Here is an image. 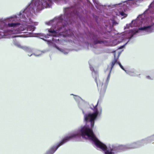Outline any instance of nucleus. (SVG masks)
Wrapping results in <instances>:
<instances>
[{
    "mask_svg": "<svg viewBox=\"0 0 154 154\" xmlns=\"http://www.w3.org/2000/svg\"><path fill=\"white\" fill-rule=\"evenodd\" d=\"M130 27L134 28L125 32V37L128 39V40L124 45L119 47L118 49L123 48L137 33H143L142 34L143 35L154 32V1L143 14L139 15L137 19L132 20L131 23L127 24L124 29H129Z\"/></svg>",
    "mask_w": 154,
    "mask_h": 154,
    "instance_id": "nucleus-1",
    "label": "nucleus"
},
{
    "mask_svg": "<svg viewBox=\"0 0 154 154\" xmlns=\"http://www.w3.org/2000/svg\"><path fill=\"white\" fill-rule=\"evenodd\" d=\"M59 1H63L66 3V0H32L30 4L23 11H21L19 14L14 16L18 18L19 21L22 25L23 31L27 30L33 31L35 29L34 26L38 24L37 22L32 20L31 13L38 12L45 8H50L53 4V1L58 3Z\"/></svg>",
    "mask_w": 154,
    "mask_h": 154,
    "instance_id": "nucleus-2",
    "label": "nucleus"
},
{
    "mask_svg": "<svg viewBox=\"0 0 154 154\" xmlns=\"http://www.w3.org/2000/svg\"><path fill=\"white\" fill-rule=\"evenodd\" d=\"M83 131L88 130L89 134H83V136L88 138L92 143L94 144L98 148L103 151L109 150V152L116 154L118 152L124 151L126 149H134L139 147L147 144L154 140V134L140 140L134 142L131 144L126 145H121L117 146L116 145L109 144L107 147L105 145L100 142L96 137L93 132L89 128L84 127L82 129Z\"/></svg>",
    "mask_w": 154,
    "mask_h": 154,
    "instance_id": "nucleus-3",
    "label": "nucleus"
},
{
    "mask_svg": "<svg viewBox=\"0 0 154 154\" xmlns=\"http://www.w3.org/2000/svg\"><path fill=\"white\" fill-rule=\"evenodd\" d=\"M64 14H62L63 16V22L62 24H60L57 25L56 29H59V32L57 33L56 35L57 37H59V42L58 40H54V43L56 46L59 47L61 50H60L56 48L57 50L65 54H67L69 52V51L67 49L62 48L61 45H65V43L66 41L65 40H61L60 38L61 37L66 38L68 39V41H72L75 42L73 39L75 37L73 35L72 30L70 29L66 30V27L68 24L72 23L73 19L75 17L77 18L78 16V13L74 8H67L64 9Z\"/></svg>",
    "mask_w": 154,
    "mask_h": 154,
    "instance_id": "nucleus-4",
    "label": "nucleus"
},
{
    "mask_svg": "<svg viewBox=\"0 0 154 154\" xmlns=\"http://www.w3.org/2000/svg\"><path fill=\"white\" fill-rule=\"evenodd\" d=\"M116 51H117L114 52V59L112 61L111 66H108L107 70L105 71V72L108 74L106 79L104 80H100L98 77L97 72L94 70L93 68L91 66H90V69L92 71V75L97 83L98 90H100V94L101 95H104L105 93L107 86L109 81L110 74L112 69L115 64H118L120 68L124 70L127 74L129 75L132 76H136L137 75L136 74L133 70H125L121 63L119 62H118L119 57L121 52H118V55L117 57H116Z\"/></svg>",
    "mask_w": 154,
    "mask_h": 154,
    "instance_id": "nucleus-5",
    "label": "nucleus"
},
{
    "mask_svg": "<svg viewBox=\"0 0 154 154\" xmlns=\"http://www.w3.org/2000/svg\"><path fill=\"white\" fill-rule=\"evenodd\" d=\"M63 21L62 15L55 17L53 20L45 22L46 25L51 26L50 28L45 30L47 33L46 35L43 33H36L34 36L38 37L43 39L48 42V45L53 46L62 51L56 46L54 43V40H57L58 42L59 40V37H56V35H57V33L59 32V29H56L57 25L62 24Z\"/></svg>",
    "mask_w": 154,
    "mask_h": 154,
    "instance_id": "nucleus-6",
    "label": "nucleus"
},
{
    "mask_svg": "<svg viewBox=\"0 0 154 154\" xmlns=\"http://www.w3.org/2000/svg\"><path fill=\"white\" fill-rule=\"evenodd\" d=\"M18 18L14 15L5 19V24L2 28L4 32L0 31V38L6 35L21 33L23 28Z\"/></svg>",
    "mask_w": 154,
    "mask_h": 154,
    "instance_id": "nucleus-7",
    "label": "nucleus"
},
{
    "mask_svg": "<svg viewBox=\"0 0 154 154\" xmlns=\"http://www.w3.org/2000/svg\"><path fill=\"white\" fill-rule=\"evenodd\" d=\"M143 0H128L127 1H125L121 3L115 4L110 5H101V4L99 3L97 0H93V2L94 4L96 7L99 9V6H102L103 7V6L108 7L110 10L111 8H115L118 10H121L124 11L126 10L128 7L131 6L132 5H135L137 3H139L141 2Z\"/></svg>",
    "mask_w": 154,
    "mask_h": 154,
    "instance_id": "nucleus-8",
    "label": "nucleus"
},
{
    "mask_svg": "<svg viewBox=\"0 0 154 154\" xmlns=\"http://www.w3.org/2000/svg\"><path fill=\"white\" fill-rule=\"evenodd\" d=\"M117 16H120L123 17H127V14L123 11H119L118 12H115Z\"/></svg>",
    "mask_w": 154,
    "mask_h": 154,
    "instance_id": "nucleus-9",
    "label": "nucleus"
},
{
    "mask_svg": "<svg viewBox=\"0 0 154 154\" xmlns=\"http://www.w3.org/2000/svg\"><path fill=\"white\" fill-rule=\"evenodd\" d=\"M20 48L28 52H31L32 51V50L31 48L25 46L21 45Z\"/></svg>",
    "mask_w": 154,
    "mask_h": 154,
    "instance_id": "nucleus-10",
    "label": "nucleus"
},
{
    "mask_svg": "<svg viewBox=\"0 0 154 154\" xmlns=\"http://www.w3.org/2000/svg\"><path fill=\"white\" fill-rule=\"evenodd\" d=\"M120 42H119L117 39H115L112 41V42H111L109 45H108V46H113L116 45L117 44L119 43Z\"/></svg>",
    "mask_w": 154,
    "mask_h": 154,
    "instance_id": "nucleus-11",
    "label": "nucleus"
},
{
    "mask_svg": "<svg viewBox=\"0 0 154 154\" xmlns=\"http://www.w3.org/2000/svg\"><path fill=\"white\" fill-rule=\"evenodd\" d=\"M13 43L15 46L19 48H20L21 46V45L20 43L15 39H13Z\"/></svg>",
    "mask_w": 154,
    "mask_h": 154,
    "instance_id": "nucleus-12",
    "label": "nucleus"
},
{
    "mask_svg": "<svg viewBox=\"0 0 154 154\" xmlns=\"http://www.w3.org/2000/svg\"><path fill=\"white\" fill-rule=\"evenodd\" d=\"M94 44H101L104 43V42L102 41H100L97 39H95L94 40Z\"/></svg>",
    "mask_w": 154,
    "mask_h": 154,
    "instance_id": "nucleus-13",
    "label": "nucleus"
},
{
    "mask_svg": "<svg viewBox=\"0 0 154 154\" xmlns=\"http://www.w3.org/2000/svg\"><path fill=\"white\" fill-rule=\"evenodd\" d=\"M146 78L152 80L154 79V76L152 75H151L150 76H147Z\"/></svg>",
    "mask_w": 154,
    "mask_h": 154,
    "instance_id": "nucleus-14",
    "label": "nucleus"
},
{
    "mask_svg": "<svg viewBox=\"0 0 154 154\" xmlns=\"http://www.w3.org/2000/svg\"><path fill=\"white\" fill-rule=\"evenodd\" d=\"M112 22L113 26L118 24V23L114 20H112Z\"/></svg>",
    "mask_w": 154,
    "mask_h": 154,
    "instance_id": "nucleus-15",
    "label": "nucleus"
},
{
    "mask_svg": "<svg viewBox=\"0 0 154 154\" xmlns=\"http://www.w3.org/2000/svg\"><path fill=\"white\" fill-rule=\"evenodd\" d=\"M26 37V36L25 35H16L13 36V37Z\"/></svg>",
    "mask_w": 154,
    "mask_h": 154,
    "instance_id": "nucleus-16",
    "label": "nucleus"
},
{
    "mask_svg": "<svg viewBox=\"0 0 154 154\" xmlns=\"http://www.w3.org/2000/svg\"><path fill=\"white\" fill-rule=\"evenodd\" d=\"M103 151H104L105 154H113V153H111L110 152H109V150H106Z\"/></svg>",
    "mask_w": 154,
    "mask_h": 154,
    "instance_id": "nucleus-17",
    "label": "nucleus"
},
{
    "mask_svg": "<svg viewBox=\"0 0 154 154\" xmlns=\"http://www.w3.org/2000/svg\"><path fill=\"white\" fill-rule=\"evenodd\" d=\"M35 55V56H40L41 55V54H34Z\"/></svg>",
    "mask_w": 154,
    "mask_h": 154,
    "instance_id": "nucleus-18",
    "label": "nucleus"
},
{
    "mask_svg": "<svg viewBox=\"0 0 154 154\" xmlns=\"http://www.w3.org/2000/svg\"><path fill=\"white\" fill-rule=\"evenodd\" d=\"M34 54H31L30 55H29V54H28V55L29 56H31L32 55Z\"/></svg>",
    "mask_w": 154,
    "mask_h": 154,
    "instance_id": "nucleus-19",
    "label": "nucleus"
},
{
    "mask_svg": "<svg viewBox=\"0 0 154 154\" xmlns=\"http://www.w3.org/2000/svg\"><path fill=\"white\" fill-rule=\"evenodd\" d=\"M106 26L107 27H108V26L106 25Z\"/></svg>",
    "mask_w": 154,
    "mask_h": 154,
    "instance_id": "nucleus-20",
    "label": "nucleus"
},
{
    "mask_svg": "<svg viewBox=\"0 0 154 154\" xmlns=\"http://www.w3.org/2000/svg\"><path fill=\"white\" fill-rule=\"evenodd\" d=\"M88 2V0H86Z\"/></svg>",
    "mask_w": 154,
    "mask_h": 154,
    "instance_id": "nucleus-21",
    "label": "nucleus"
},
{
    "mask_svg": "<svg viewBox=\"0 0 154 154\" xmlns=\"http://www.w3.org/2000/svg\"><path fill=\"white\" fill-rule=\"evenodd\" d=\"M1 21V20L0 19V22Z\"/></svg>",
    "mask_w": 154,
    "mask_h": 154,
    "instance_id": "nucleus-22",
    "label": "nucleus"
}]
</instances>
